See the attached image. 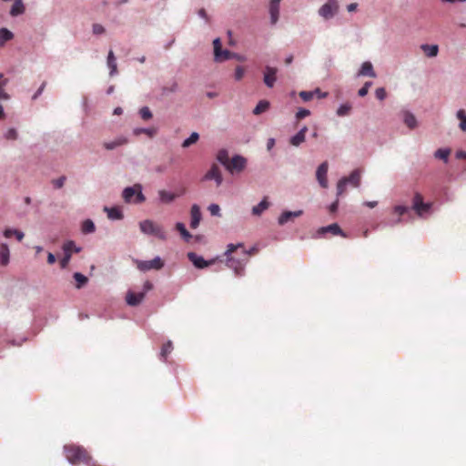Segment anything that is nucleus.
<instances>
[{"mask_svg":"<svg viewBox=\"0 0 466 466\" xmlns=\"http://www.w3.org/2000/svg\"><path fill=\"white\" fill-rule=\"evenodd\" d=\"M227 266L232 268L237 276H240L244 270V266L248 260V252L243 244H229L227 251Z\"/></svg>","mask_w":466,"mask_h":466,"instance_id":"1","label":"nucleus"},{"mask_svg":"<svg viewBox=\"0 0 466 466\" xmlns=\"http://www.w3.org/2000/svg\"><path fill=\"white\" fill-rule=\"evenodd\" d=\"M64 451L66 458L73 465L89 461V453L82 446L75 444L65 445Z\"/></svg>","mask_w":466,"mask_h":466,"instance_id":"2","label":"nucleus"},{"mask_svg":"<svg viewBox=\"0 0 466 466\" xmlns=\"http://www.w3.org/2000/svg\"><path fill=\"white\" fill-rule=\"evenodd\" d=\"M122 197L126 203L141 204L146 201V197L142 192V185L138 183L126 187L123 190Z\"/></svg>","mask_w":466,"mask_h":466,"instance_id":"3","label":"nucleus"},{"mask_svg":"<svg viewBox=\"0 0 466 466\" xmlns=\"http://www.w3.org/2000/svg\"><path fill=\"white\" fill-rule=\"evenodd\" d=\"M139 228L141 232L146 235L155 236L161 240H165L167 238V234L163 228L151 219H145L141 221L139 223Z\"/></svg>","mask_w":466,"mask_h":466,"instance_id":"4","label":"nucleus"},{"mask_svg":"<svg viewBox=\"0 0 466 466\" xmlns=\"http://www.w3.org/2000/svg\"><path fill=\"white\" fill-rule=\"evenodd\" d=\"M152 289H153V284L147 280L144 283L143 291H140V292H134L132 290L127 291V293L126 295L127 303L132 307H136V306L139 305L145 299L147 292L151 290Z\"/></svg>","mask_w":466,"mask_h":466,"instance_id":"5","label":"nucleus"},{"mask_svg":"<svg viewBox=\"0 0 466 466\" xmlns=\"http://www.w3.org/2000/svg\"><path fill=\"white\" fill-rule=\"evenodd\" d=\"M136 264L137 268L141 271L159 270L164 267V261L159 257H156L152 260H137Z\"/></svg>","mask_w":466,"mask_h":466,"instance_id":"6","label":"nucleus"},{"mask_svg":"<svg viewBox=\"0 0 466 466\" xmlns=\"http://www.w3.org/2000/svg\"><path fill=\"white\" fill-rule=\"evenodd\" d=\"M339 10L338 0H328L319 10V14L324 19L328 20L332 18Z\"/></svg>","mask_w":466,"mask_h":466,"instance_id":"7","label":"nucleus"},{"mask_svg":"<svg viewBox=\"0 0 466 466\" xmlns=\"http://www.w3.org/2000/svg\"><path fill=\"white\" fill-rule=\"evenodd\" d=\"M214 46V58L217 62L226 61L235 56L234 53L228 50H222V45L219 38H216L213 41Z\"/></svg>","mask_w":466,"mask_h":466,"instance_id":"8","label":"nucleus"},{"mask_svg":"<svg viewBox=\"0 0 466 466\" xmlns=\"http://www.w3.org/2000/svg\"><path fill=\"white\" fill-rule=\"evenodd\" d=\"M246 164L247 160L245 157L241 156H235L229 160L226 168L232 174L235 172L239 173L244 170Z\"/></svg>","mask_w":466,"mask_h":466,"instance_id":"9","label":"nucleus"},{"mask_svg":"<svg viewBox=\"0 0 466 466\" xmlns=\"http://www.w3.org/2000/svg\"><path fill=\"white\" fill-rule=\"evenodd\" d=\"M204 179L215 180L217 187H219L222 184L223 177L218 166L213 164L210 169L206 173Z\"/></svg>","mask_w":466,"mask_h":466,"instance_id":"10","label":"nucleus"},{"mask_svg":"<svg viewBox=\"0 0 466 466\" xmlns=\"http://www.w3.org/2000/svg\"><path fill=\"white\" fill-rule=\"evenodd\" d=\"M328 167H329L328 163L323 162L322 164H320L319 166L317 172H316L317 180L319 181V185L323 188H326L328 187V179H327Z\"/></svg>","mask_w":466,"mask_h":466,"instance_id":"11","label":"nucleus"},{"mask_svg":"<svg viewBox=\"0 0 466 466\" xmlns=\"http://www.w3.org/2000/svg\"><path fill=\"white\" fill-rule=\"evenodd\" d=\"M325 233H331L334 236L339 235L343 238H347L346 233L340 228L337 223L330 224L327 227H322L318 229V234L323 235Z\"/></svg>","mask_w":466,"mask_h":466,"instance_id":"12","label":"nucleus"},{"mask_svg":"<svg viewBox=\"0 0 466 466\" xmlns=\"http://www.w3.org/2000/svg\"><path fill=\"white\" fill-rule=\"evenodd\" d=\"M188 259L194 264V266L198 268H204L211 265L214 260L207 261L202 257L197 255L194 252H189L187 254Z\"/></svg>","mask_w":466,"mask_h":466,"instance_id":"13","label":"nucleus"},{"mask_svg":"<svg viewBox=\"0 0 466 466\" xmlns=\"http://www.w3.org/2000/svg\"><path fill=\"white\" fill-rule=\"evenodd\" d=\"M184 193H185V189H183L180 192V195H182ZM157 194L159 197V200L162 204H169V203L173 202L179 196V194H176L174 192H170V191H167L165 189L158 190Z\"/></svg>","mask_w":466,"mask_h":466,"instance_id":"14","label":"nucleus"},{"mask_svg":"<svg viewBox=\"0 0 466 466\" xmlns=\"http://www.w3.org/2000/svg\"><path fill=\"white\" fill-rule=\"evenodd\" d=\"M277 68L271 66H266L264 72V83L268 87H273L277 80Z\"/></svg>","mask_w":466,"mask_h":466,"instance_id":"15","label":"nucleus"},{"mask_svg":"<svg viewBox=\"0 0 466 466\" xmlns=\"http://www.w3.org/2000/svg\"><path fill=\"white\" fill-rule=\"evenodd\" d=\"M280 1L281 0H270L269 14L272 25H275L279 20Z\"/></svg>","mask_w":466,"mask_h":466,"instance_id":"16","label":"nucleus"},{"mask_svg":"<svg viewBox=\"0 0 466 466\" xmlns=\"http://www.w3.org/2000/svg\"><path fill=\"white\" fill-rule=\"evenodd\" d=\"M190 215H191L190 227L192 228H198V226L199 225V222L201 220L200 208L197 204H194L191 207Z\"/></svg>","mask_w":466,"mask_h":466,"instance_id":"17","label":"nucleus"},{"mask_svg":"<svg viewBox=\"0 0 466 466\" xmlns=\"http://www.w3.org/2000/svg\"><path fill=\"white\" fill-rule=\"evenodd\" d=\"M303 214L302 210L284 211L279 218V224L284 225L292 218H299Z\"/></svg>","mask_w":466,"mask_h":466,"instance_id":"18","label":"nucleus"},{"mask_svg":"<svg viewBox=\"0 0 466 466\" xmlns=\"http://www.w3.org/2000/svg\"><path fill=\"white\" fill-rule=\"evenodd\" d=\"M308 131L307 127H303L295 136H293L289 142L294 147H299L305 141L306 133Z\"/></svg>","mask_w":466,"mask_h":466,"instance_id":"19","label":"nucleus"},{"mask_svg":"<svg viewBox=\"0 0 466 466\" xmlns=\"http://www.w3.org/2000/svg\"><path fill=\"white\" fill-rule=\"evenodd\" d=\"M347 179L348 184L358 187L360 185L361 174L359 169L353 170L349 177H344Z\"/></svg>","mask_w":466,"mask_h":466,"instance_id":"20","label":"nucleus"},{"mask_svg":"<svg viewBox=\"0 0 466 466\" xmlns=\"http://www.w3.org/2000/svg\"><path fill=\"white\" fill-rule=\"evenodd\" d=\"M358 76H368L370 77H376V73L373 69V66L370 62L367 61L361 65V67L358 73Z\"/></svg>","mask_w":466,"mask_h":466,"instance_id":"21","label":"nucleus"},{"mask_svg":"<svg viewBox=\"0 0 466 466\" xmlns=\"http://www.w3.org/2000/svg\"><path fill=\"white\" fill-rule=\"evenodd\" d=\"M269 207V202L268 201V198L265 197L260 203L252 208V214L254 216H260L265 210H267Z\"/></svg>","mask_w":466,"mask_h":466,"instance_id":"22","label":"nucleus"},{"mask_svg":"<svg viewBox=\"0 0 466 466\" xmlns=\"http://www.w3.org/2000/svg\"><path fill=\"white\" fill-rule=\"evenodd\" d=\"M10 252L8 246L5 243L0 246V264L6 266L9 263Z\"/></svg>","mask_w":466,"mask_h":466,"instance_id":"23","label":"nucleus"},{"mask_svg":"<svg viewBox=\"0 0 466 466\" xmlns=\"http://www.w3.org/2000/svg\"><path fill=\"white\" fill-rule=\"evenodd\" d=\"M104 210L107 213V217L110 219H121V218H123L122 210L119 208H117V207H114V208L105 207Z\"/></svg>","mask_w":466,"mask_h":466,"instance_id":"24","label":"nucleus"},{"mask_svg":"<svg viewBox=\"0 0 466 466\" xmlns=\"http://www.w3.org/2000/svg\"><path fill=\"white\" fill-rule=\"evenodd\" d=\"M127 143V139L126 137H120L111 142H105L104 147L107 150H112L117 147L123 146Z\"/></svg>","mask_w":466,"mask_h":466,"instance_id":"25","label":"nucleus"},{"mask_svg":"<svg viewBox=\"0 0 466 466\" xmlns=\"http://www.w3.org/2000/svg\"><path fill=\"white\" fill-rule=\"evenodd\" d=\"M15 3L11 7L10 15L12 16H17L25 12V6L22 0H14Z\"/></svg>","mask_w":466,"mask_h":466,"instance_id":"26","label":"nucleus"},{"mask_svg":"<svg viewBox=\"0 0 466 466\" xmlns=\"http://www.w3.org/2000/svg\"><path fill=\"white\" fill-rule=\"evenodd\" d=\"M14 38V34L7 28L0 29V46H4L5 44Z\"/></svg>","mask_w":466,"mask_h":466,"instance_id":"27","label":"nucleus"},{"mask_svg":"<svg viewBox=\"0 0 466 466\" xmlns=\"http://www.w3.org/2000/svg\"><path fill=\"white\" fill-rule=\"evenodd\" d=\"M107 66L110 68V76H114L117 72L116 57L112 50L108 52Z\"/></svg>","mask_w":466,"mask_h":466,"instance_id":"28","label":"nucleus"},{"mask_svg":"<svg viewBox=\"0 0 466 466\" xmlns=\"http://www.w3.org/2000/svg\"><path fill=\"white\" fill-rule=\"evenodd\" d=\"M421 49L429 57H434L438 55L439 47L437 45H422Z\"/></svg>","mask_w":466,"mask_h":466,"instance_id":"29","label":"nucleus"},{"mask_svg":"<svg viewBox=\"0 0 466 466\" xmlns=\"http://www.w3.org/2000/svg\"><path fill=\"white\" fill-rule=\"evenodd\" d=\"M4 236L5 238H11V237H15L16 239L18 241H22V239L24 238L25 235L22 231L20 230H17V229H13V228H6L5 231H4Z\"/></svg>","mask_w":466,"mask_h":466,"instance_id":"30","label":"nucleus"},{"mask_svg":"<svg viewBox=\"0 0 466 466\" xmlns=\"http://www.w3.org/2000/svg\"><path fill=\"white\" fill-rule=\"evenodd\" d=\"M269 108V102L267 100H260L256 107L253 109L254 115H260Z\"/></svg>","mask_w":466,"mask_h":466,"instance_id":"31","label":"nucleus"},{"mask_svg":"<svg viewBox=\"0 0 466 466\" xmlns=\"http://www.w3.org/2000/svg\"><path fill=\"white\" fill-rule=\"evenodd\" d=\"M176 229L180 233V235L186 241H189L190 238H192V235L187 231L183 223L177 222L176 224Z\"/></svg>","mask_w":466,"mask_h":466,"instance_id":"32","label":"nucleus"},{"mask_svg":"<svg viewBox=\"0 0 466 466\" xmlns=\"http://www.w3.org/2000/svg\"><path fill=\"white\" fill-rule=\"evenodd\" d=\"M451 155V149L449 148H439L435 151L434 157L436 158L443 160L445 163L448 162L449 156Z\"/></svg>","mask_w":466,"mask_h":466,"instance_id":"33","label":"nucleus"},{"mask_svg":"<svg viewBox=\"0 0 466 466\" xmlns=\"http://www.w3.org/2000/svg\"><path fill=\"white\" fill-rule=\"evenodd\" d=\"M73 277H74V279H75V280L76 282V287L77 289H81L88 281V279L85 275H83V274H81L79 272L75 273Z\"/></svg>","mask_w":466,"mask_h":466,"instance_id":"34","label":"nucleus"},{"mask_svg":"<svg viewBox=\"0 0 466 466\" xmlns=\"http://www.w3.org/2000/svg\"><path fill=\"white\" fill-rule=\"evenodd\" d=\"M217 159L226 167L229 162L228 153L226 149L218 151Z\"/></svg>","mask_w":466,"mask_h":466,"instance_id":"35","label":"nucleus"},{"mask_svg":"<svg viewBox=\"0 0 466 466\" xmlns=\"http://www.w3.org/2000/svg\"><path fill=\"white\" fill-rule=\"evenodd\" d=\"M95 228V224L91 219H86L82 224V232L85 234L94 232Z\"/></svg>","mask_w":466,"mask_h":466,"instance_id":"36","label":"nucleus"},{"mask_svg":"<svg viewBox=\"0 0 466 466\" xmlns=\"http://www.w3.org/2000/svg\"><path fill=\"white\" fill-rule=\"evenodd\" d=\"M404 123L409 127L410 128H414L417 125V121L415 116L409 112H406L404 114Z\"/></svg>","mask_w":466,"mask_h":466,"instance_id":"37","label":"nucleus"},{"mask_svg":"<svg viewBox=\"0 0 466 466\" xmlns=\"http://www.w3.org/2000/svg\"><path fill=\"white\" fill-rule=\"evenodd\" d=\"M63 249H64V252L65 253H70L72 255V252H79L80 251V248H76V245H75V242L74 241H66V243H64L63 245Z\"/></svg>","mask_w":466,"mask_h":466,"instance_id":"38","label":"nucleus"},{"mask_svg":"<svg viewBox=\"0 0 466 466\" xmlns=\"http://www.w3.org/2000/svg\"><path fill=\"white\" fill-rule=\"evenodd\" d=\"M350 110H351V105L350 103H345V104L341 105L337 109V115L339 116H344L349 115Z\"/></svg>","mask_w":466,"mask_h":466,"instance_id":"39","label":"nucleus"},{"mask_svg":"<svg viewBox=\"0 0 466 466\" xmlns=\"http://www.w3.org/2000/svg\"><path fill=\"white\" fill-rule=\"evenodd\" d=\"M199 138V135L197 132H193L188 138L184 140L182 143L183 147H188L192 144H195Z\"/></svg>","mask_w":466,"mask_h":466,"instance_id":"40","label":"nucleus"},{"mask_svg":"<svg viewBox=\"0 0 466 466\" xmlns=\"http://www.w3.org/2000/svg\"><path fill=\"white\" fill-rule=\"evenodd\" d=\"M173 350V344L172 342L169 340L167 341V343H165L162 348H161V351H160V355L162 358L164 359H167V357L168 356V354L172 351Z\"/></svg>","mask_w":466,"mask_h":466,"instance_id":"41","label":"nucleus"},{"mask_svg":"<svg viewBox=\"0 0 466 466\" xmlns=\"http://www.w3.org/2000/svg\"><path fill=\"white\" fill-rule=\"evenodd\" d=\"M457 117L461 120L460 128L462 131H466V114L463 109H460L457 112Z\"/></svg>","mask_w":466,"mask_h":466,"instance_id":"42","label":"nucleus"},{"mask_svg":"<svg viewBox=\"0 0 466 466\" xmlns=\"http://www.w3.org/2000/svg\"><path fill=\"white\" fill-rule=\"evenodd\" d=\"M423 203V198L420 193H415L412 200V208L414 210H419V207Z\"/></svg>","mask_w":466,"mask_h":466,"instance_id":"43","label":"nucleus"},{"mask_svg":"<svg viewBox=\"0 0 466 466\" xmlns=\"http://www.w3.org/2000/svg\"><path fill=\"white\" fill-rule=\"evenodd\" d=\"M348 185L347 179L342 177L339 180L337 185V195L341 196L346 191V186Z\"/></svg>","mask_w":466,"mask_h":466,"instance_id":"44","label":"nucleus"},{"mask_svg":"<svg viewBox=\"0 0 466 466\" xmlns=\"http://www.w3.org/2000/svg\"><path fill=\"white\" fill-rule=\"evenodd\" d=\"M139 114L144 120H148L152 117V113L147 106H144L140 109Z\"/></svg>","mask_w":466,"mask_h":466,"instance_id":"45","label":"nucleus"},{"mask_svg":"<svg viewBox=\"0 0 466 466\" xmlns=\"http://www.w3.org/2000/svg\"><path fill=\"white\" fill-rule=\"evenodd\" d=\"M431 208V203L423 202L422 205L419 207V210H415V211L419 216H421L423 213L429 212Z\"/></svg>","mask_w":466,"mask_h":466,"instance_id":"46","label":"nucleus"},{"mask_svg":"<svg viewBox=\"0 0 466 466\" xmlns=\"http://www.w3.org/2000/svg\"><path fill=\"white\" fill-rule=\"evenodd\" d=\"M375 96L379 100L382 101L386 98L387 92L384 87H379L375 91Z\"/></svg>","mask_w":466,"mask_h":466,"instance_id":"47","label":"nucleus"},{"mask_svg":"<svg viewBox=\"0 0 466 466\" xmlns=\"http://www.w3.org/2000/svg\"><path fill=\"white\" fill-rule=\"evenodd\" d=\"M5 137L6 139H11V140H15L17 138V131L15 128H9L5 135Z\"/></svg>","mask_w":466,"mask_h":466,"instance_id":"48","label":"nucleus"},{"mask_svg":"<svg viewBox=\"0 0 466 466\" xmlns=\"http://www.w3.org/2000/svg\"><path fill=\"white\" fill-rule=\"evenodd\" d=\"M299 96L301 97L302 100L307 102V101L311 100L314 97V92H312V91H301L299 93Z\"/></svg>","mask_w":466,"mask_h":466,"instance_id":"49","label":"nucleus"},{"mask_svg":"<svg viewBox=\"0 0 466 466\" xmlns=\"http://www.w3.org/2000/svg\"><path fill=\"white\" fill-rule=\"evenodd\" d=\"M66 180V177L65 176H62L56 179H54L52 183L56 188H61L65 185Z\"/></svg>","mask_w":466,"mask_h":466,"instance_id":"50","label":"nucleus"},{"mask_svg":"<svg viewBox=\"0 0 466 466\" xmlns=\"http://www.w3.org/2000/svg\"><path fill=\"white\" fill-rule=\"evenodd\" d=\"M244 74H245L244 67H242L240 66H237V68L235 70V79L238 81L241 80L244 76Z\"/></svg>","mask_w":466,"mask_h":466,"instance_id":"51","label":"nucleus"},{"mask_svg":"<svg viewBox=\"0 0 466 466\" xmlns=\"http://www.w3.org/2000/svg\"><path fill=\"white\" fill-rule=\"evenodd\" d=\"M408 211V208L405 206H396L394 207L393 212L397 214L399 217H401Z\"/></svg>","mask_w":466,"mask_h":466,"instance_id":"52","label":"nucleus"},{"mask_svg":"<svg viewBox=\"0 0 466 466\" xmlns=\"http://www.w3.org/2000/svg\"><path fill=\"white\" fill-rule=\"evenodd\" d=\"M208 210L212 216H220V208L217 204H211Z\"/></svg>","mask_w":466,"mask_h":466,"instance_id":"53","label":"nucleus"},{"mask_svg":"<svg viewBox=\"0 0 466 466\" xmlns=\"http://www.w3.org/2000/svg\"><path fill=\"white\" fill-rule=\"evenodd\" d=\"M70 258H71V254L68 252L65 253L64 258L60 260V266L62 268H66L68 266Z\"/></svg>","mask_w":466,"mask_h":466,"instance_id":"54","label":"nucleus"},{"mask_svg":"<svg viewBox=\"0 0 466 466\" xmlns=\"http://www.w3.org/2000/svg\"><path fill=\"white\" fill-rule=\"evenodd\" d=\"M310 112L309 110L308 109H305V108H300L297 114H296V117L297 119H302V118H305L306 116H309Z\"/></svg>","mask_w":466,"mask_h":466,"instance_id":"55","label":"nucleus"},{"mask_svg":"<svg viewBox=\"0 0 466 466\" xmlns=\"http://www.w3.org/2000/svg\"><path fill=\"white\" fill-rule=\"evenodd\" d=\"M93 33L95 35H101L105 33V27L100 24H94L93 25Z\"/></svg>","mask_w":466,"mask_h":466,"instance_id":"56","label":"nucleus"},{"mask_svg":"<svg viewBox=\"0 0 466 466\" xmlns=\"http://www.w3.org/2000/svg\"><path fill=\"white\" fill-rule=\"evenodd\" d=\"M144 133L148 135L149 137H153L156 133L154 129H148V128H141L139 130H136V134Z\"/></svg>","mask_w":466,"mask_h":466,"instance_id":"57","label":"nucleus"},{"mask_svg":"<svg viewBox=\"0 0 466 466\" xmlns=\"http://www.w3.org/2000/svg\"><path fill=\"white\" fill-rule=\"evenodd\" d=\"M46 83L44 82L42 83V85L40 86V87L38 88V90L35 92V94L33 96V99H36L41 94L42 92L44 91L45 87H46Z\"/></svg>","mask_w":466,"mask_h":466,"instance_id":"58","label":"nucleus"},{"mask_svg":"<svg viewBox=\"0 0 466 466\" xmlns=\"http://www.w3.org/2000/svg\"><path fill=\"white\" fill-rule=\"evenodd\" d=\"M339 208V200H335L329 208L330 213H335Z\"/></svg>","mask_w":466,"mask_h":466,"instance_id":"59","label":"nucleus"},{"mask_svg":"<svg viewBox=\"0 0 466 466\" xmlns=\"http://www.w3.org/2000/svg\"><path fill=\"white\" fill-rule=\"evenodd\" d=\"M87 466H101L96 461H94L92 457L89 455V461L85 462Z\"/></svg>","mask_w":466,"mask_h":466,"instance_id":"60","label":"nucleus"},{"mask_svg":"<svg viewBox=\"0 0 466 466\" xmlns=\"http://www.w3.org/2000/svg\"><path fill=\"white\" fill-rule=\"evenodd\" d=\"M358 7V4L357 3H351L350 5H347V10L349 12H354Z\"/></svg>","mask_w":466,"mask_h":466,"instance_id":"61","label":"nucleus"},{"mask_svg":"<svg viewBox=\"0 0 466 466\" xmlns=\"http://www.w3.org/2000/svg\"><path fill=\"white\" fill-rule=\"evenodd\" d=\"M56 262V257L53 253H48L47 255V263L48 264H54Z\"/></svg>","mask_w":466,"mask_h":466,"instance_id":"62","label":"nucleus"},{"mask_svg":"<svg viewBox=\"0 0 466 466\" xmlns=\"http://www.w3.org/2000/svg\"><path fill=\"white\" fill-rule=\"evenodd\" d=\"M0 98L5 100L9 98V95L4 90V87L0 88Z\"/></svg>","mask_w":466,"mask_h":466,"instance_id":"63","label":"nucleus"},{"mask_svg":"<svg viewBox=\"0 0 466 466\" xmlns=\"http://www.w3.org/2000/svg\"><path fill=\"white\" fill-rule=\"evenodd\" d=\"M456 157H457L458 158H463V159H466V152H464V151H458V152L456 153Z\"/></svg>","mask_w":466,"mask_h":466,"instance_id":"64","label":"nucleus"}]
</instances>
